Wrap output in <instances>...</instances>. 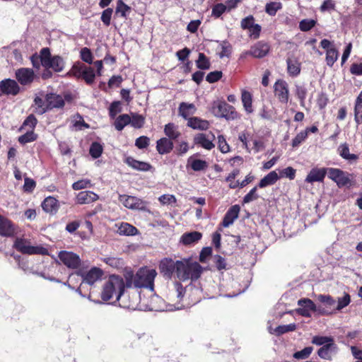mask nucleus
<instances>
[{"label": "nucleus", "mask_w": 362, "mask_h": 362, "mask_svg": "<svg viewBox=\"0 0 362 362\" xmlns=\"http://www.w3.org/2000/svg\"><path fill=\"white\" fill-rule=\"evenodd\" d=\"M160 272L163 276L171 278L175 274L182 281L197 280L203 272L202 267L191 259H182L174 261L171 258H164L159 264Z\"/></svg>", "instance_id": "f257e3e1"}, {"label": "nucleus", "mask_w": 362, "mask_h": 362, "mask_svg": "<svg viewBox=\"0 0 362 362\" xmlns=\"http://www.w3.org/2000/svg\"><path fill=\"white\" fill-rule=\"evenodd\" d=\"M124 282L122 277L116 275H111L105 282L102 293L101 298L103 300H109L114 297L117 300H121L120 306L130 310H136L137 305L134 302H126L127 296H123L124 291Z\"/></svg>", "instance_id": "f03ea898"}, {"label": "nucleus", "mask_w": 362, "mask_h": 362, "mask_svg": "<svg viewBox=\"0 0 362 362\" xmlns=\"http://www.w3.org/2000/svg\"><path fill=\"white\" fill-rule=\"evenodd\" d=\"M157 272L153 269L143 267L134 274L132 272L127 273L125 276L127 287L147 288L153 291V282Z\"/></svg>", "instance_id": "7ed1b4c3"}, {"label": "nucleus", "mask_w": 362, "mask_h": 362, "mask_svg": "<svg viewBox=\"0 0 362 362\" xmlns=\"http://www.w3.org/2000/svg\"><path fill=\"white\" fill-rule=\"evenodd\" d=\"M41 64L46 69H51L56 72L62 71L65 66L64 59L59 56H52L50 50L47 47L41 49Z\"/></svg>", "instance_id": "20e7f679"}, {"label": "nucleus", "mask_w": 362, "mask_h": 362, "mask_svg": "<svg viewBox=\"0 0 362 362\" xmlns=\"http://www.w3.org/2000/svg\"><path fill=\"white\" fill-rule=\"evenodd\" d=\"M13 247L20 252L25 255H47L48 250L41 245L33 246L30 240L18 238L16 239Z\"/></svg>", "instance_id": "39448f33"}, {"label": "nucleus", "mask_w": 362, "mask_h": 362, "mask_svg": "<svg viewBox=\"0 0 362 362\" xmlns=\"http://www.w3.org/2000/svg\"><path fill=\"white\" fill-rule=\"evenodd\" d=\"M211 109L216 117H224L226 119H234L236 117L235 108L224 101L214 102Z\"/></svg>", "instance_id": "423d86ee"}, {"label": "nucleus", "mask_w": 362, "mask_h": 362, "mask_svg": "<svg viewBox=\"0 0 362 362\" xmlns=\"http://www.w3.org/2000/svg\"><path fill=\"white\" fill-rule=\"evenodd\" d=\"M328 177L333 180L339 187L349 186L353 179L352 175L338 168H328Z\"/></svg>", "instance_id": "0eeeda50"}, {"label": "nucleus", "mask_w": 362, "mask_h": 362, "mask_svg": "<svg viewBox=\"0 0 362 362\" xmlns=\"http://www.w3.org/2000/svg\"><path fill=\"white\" fill-rule=\"evenodd\" d=\"M60 261L68 268L72 269H78L81 264L80 257L70 251H60L58 254Z\"/></svg>", "instance_id": "6e6552de"}, {"label": "nucleus", "mask_w": 362, "mask_h": 362, "mask_svg": "<svg viewBox=\"0 0 362 362\" xmlns=\"http://www.w3.org/2000/svg\"><path fill=\"white\" fill-rule=\"evenodd\" d=\"M77 274L81 276L83 279V283L93 285L97 281L101 279L103 272L98 267H93L88 272H84L79 269Z\"/></svg>", "instance_id": "1a4fd4ad"}, {"label": "nucleus", "mask_w": 362, "mask_h": 362, "mask_svg": "<svg viewBox=\"0 0 362 362\" xmlns=\"http://www.w3.org/2000/svg\"><path fill=\"white\" fill-rule=\"evenodd\" d=\"M15 76L22 86H30L33 82L35 74L31 69L20 68L16 71Z\"/></svg>", "instance_id": "9d476101"}, {"label": "nucleus", "mask_w": 362, "mask_h": 362, "mask_svg": "<svg viewBox=\"0 0 362 362\" xmlns=\"http://www.w3.org/2000/svg\"><path fill=\"white\" fill-rule=\"evenodd\" d=\"M275 96L279 102L286 104L289 99V90L288 83L283 80L277 81L274 86Z\"/></svg>", "instance_id": "9b49d317"}, {"label": "nucleus", "mask_w": 362, "mask_h": 362, "mask_svg": "<svg viewBox=\"0 0 362 362\" xmlns=\"http://www.w3.org/2000/svg\"><path fill=\"white\" fill-rule=\"evenodd\" d=\"M298 305L299 308L296 310V312L303 317H309L311 316V312L318 311L315 304L309 298L298 300Z\"/></svg>", "instance_id": "f8f14e48"}, {"label": "nucleus", "mask_w": 362, "mask_h": 362, "mask_svg": "<svg viewBox=\"0 0 362 362\" xmlns=\"http://www.w3.org/2000/svg\"><path fill=\"white\" fill-rule=\"evenodd\" d=\"M214 140L215 136L211 132L207 134L199 133L197 134L194 138V142L195 144L199 145L206 150H211L213 148H214Z\"/></svg>", "instance_id": "ddd939ff"}, {"label": "nucleus", "mask_w": 362, "mask_h": 362, "mask_svg": "<svg viewBox=\"0 0 362 362\" xmlns=\"http://www.w3.org/2000/svg\"><path fill=\"white\" fill-rule=\"evenodd\" d=\"M17 81L7 78L0 81V95L2 94L16 95L20 92Z\"/></svg>", "instance_id": "4468645a"}, {"label": "nucleus", "mask_w": 362, "mask_h": 362, "mask_svg": "<svg viewBox=\"0 0 362 362\" xmlns=\"http://www.w3.org/2000/svg\"><path fill=\"white\" fill-rule=\"evenodd\" d=\"M317 299L324 304L326 309L321 310L318 308V311L322 315H331L334 313V308L336 305V300L329 295H318Z\"/></svg>", "instance_id": "2eb2a0df"}, {"label": "nucleus", "mask_w": 362, "mask_h": 362, "mask_svg": "<svg viewBox=\"0 0 362 362\" xmlns=\"http://www.w3.org/2000/svg\"><path fill=\"white\" fill-rule=\"evenodd\" d=\"M119 201L124 206L130 209H139L142 207L143 202L138 197L122 194L119 196Z\"/></svg>", "instance_id": "dca6fc26"}, {"label": "nucleus", "mask_w": 362, "mask_h": 362, "mask_svg": "<svg viewBox=\"0 0 362 362\" xmlns=\"http://www.w3.org/2000/svg\"><path fill=\"white\" fill-rule=\"evenodd\" d=\"M327 173L328 174V168H313L308 174L305 181L308 183L322 182Z\"/></svg>", "instance_id": "f3484780"}, {"label": "nucleus", "mask_w": 362, "mask_h": 362, "mask_svg": "<svg viewBox=\"0 0 362 362\" xmlns=\"http://www.w3.org/2000/svg\"><path fill=\"white\" fill-rule=\"evenodd\" d=\"M269 51V46L267 43L259 41L250 48V55L255 58L265 57Z\"/></svg>", "instance_id": "a211bd4d"}, {"label": "nucleus", "mask_w": 362, "mask_h": 362, "mask_svg": "<svg viewBox=\"0 0 362 362\" xmlns=\"http://www.w3.org/2000/svg\"><path fill=\"white\" fill-rule=\"evenodd\" d=\"M15 233L14 226L7 218L0 215V235L10 237Z\"/></svg>", "instance_id": "6ab92c4d"}, {"label": "nucleus", "mask_w": 362, "mask_h": 362, "mask_svg": "<svg viewBox=\"0 0 362 362\" xmlns=\"http://www.w3.org/2000/svg\"><path fill=\"white\" fill-rule=\"evenodd\" d=\"M115 228L116 233L120 235H135L139 233L136 227L126 222L116 223Z\"/></svg>", "instance_id": "aec40b11"}, {"label": "nucleus", "mask_w": 362, "mask_h": 362, "mask_svg": "<svg viewBox=\"0 0 362 362\" xmlns=\"http://www.w3.org/2000/svg\"><path fill=\"white\" fill-rule=\"evenodd\" d=\"M99 199L98 194L91 191H81L76 196V202L79 204H88Z\"/></svg>", "instance_id": "412c9836"}, {"label": "nucleus", "mask_w": 362, "mask_h": 362, "mask_svg": "<svg viewBox=\"0 0 362 362\" xmlns=\"http://www.w3.org/2000/svg\"><path fill=\"white\" fill-rule=\"evenodd\" d=\"M240 212V206L238 205H234L231 206L226 212L222 225L223 227H228L232 225L235 219L238 218Z\"/></svg>", "instance_id": "4be33fe9"}, {"label": "nucleus", "mask_w": 362, "mask_h": 362, "mask_svg": "<svg viewBox=\"0 0 362 362\" xmlns=\"http://www.w3.org/2000/svg\"><path fill=\"white\" fill-rule=\"evenodd\" d=\"M125 163L132 168L139 171L146 172L151 170L152 168V166L148 163L135 160L132 157H127L125 159Z\"/></svg>", "instance_id": "5701e85b"}, {"label": "nucleus", "mask_w": 362, "mask_h": 362, "mask_svg": "<svg viewBox=\"0 0 362 362\" xmlns=\"http://www.w3.org/2000/svg\"><path fill=\"white\" fill-rule=\"evenodd\" d=\"M47 109L59 108L64 106V101L62 96L54 93L45 95Z\"/></svg>", "instance_id": "b1692460"}, {"label": "nucleus", "mask_w": 362, "mask_h": 362, "mask_svg": "<svg viewBox=\"0 0 362 362\" xmlns=\"http://www.w3.org/2000/svg\"><path fill=\"white\" fill-rule=\"evenodd\" d=\"M337 350V346L336 344L334 342L329 343V344H325L319 349L317 351V355L322 359L325 360H332V353L336 352Z\"/></svg>", "instance_id": "393cba45"}, {"label": "nucleus", "mask_w": 362, "mask_h": 362, "mask_svg": "<svg viewBox=\"0 0 362 362\" xmlns=\"http://www.w3.org/2000/svg\"><path fill=\"white\" fill-rule=\"evenodd\" d=\"M196 110L197 108L194 104L185 102L181 103L178 107L179 115L187 120L196 112Z\"/></svg>", "instance_id": "a878e982"}, {"label": "nucleus", "mask_w": 362, "mask_h": 362, "mask_svg": "<svg viewBox=\"0 0 362 362\" xmlns=\"http://www.w3.org/2000/svg\"><path fill=\"white\" fill-rule=\"evenodd\" d=\"M59 203L58 201L52 197H48L44 199L42 203V209L49 214H55L59 209Z\"/></svg>", "instance_id": "bb28decb"}, {"label": "nucleus", "mask_w": 362, "mask_h": 362, "mask_svg": "<svg viewBox=\"0 0 362 362\" xmlns=\"http://www.w3.org/2000/svg\"><path fill=\"white\" fill-rule=\"evenodd\" d=\"M173 148V143L166 137L161 138L156 142V149L160 154L168 153Z\"/></svg>", "instance_id": "cd10ccee"}, {"label": "nucleus", "mask_w": 362, "mask_h": 362, "mask_svg": "<svg viewBox=\"0 0 362 362\" xmlns=\"http://www.w3.org/2000/svg\"><path fill=\"white\" fill-rule=\"evenodd\" d=\"M202 237V233L197 231L186 233L181 236V242L184 245H188L197 243Z\"/></svg>", "instance_id": "c85d7f7f"}, {"label": "nucleus", "mask_w": 362, "mask_h": 362, "mask_svg": "<svg viewBox=\"0 0 362 362\" xmlns=\"http://www.w3.org/2000/svg\"><path fill=\"white\" fill-rule=\"evenodd\" d=\"M164 133L169 139L175 140L181 135L178 127L173 123H168L165 125Z\"/></svg>", "instance_id": "c756f323"}, {"label": "nucleus", "mask_w": 362, "mask_h": 362, "mask_svg": "<svg viewBox=\"0 0 362 362\" xmlns=\"http://www.w3.org/2000/svg\"><path fill=\"white\" fill-rule=\"evenodd\" d=\"M279 176L276 171H272L264 176L259 182V187L264 188L267 186L274 185L279 179Z\"/></svg>", "instance_id": "7c9ffc66"}, {"label": "nucleus", "mask_w": 362, "mask_h": 362, "mask_svg": "<svg viewBox=\"0 0 362 362\" xmlns=\"http://www.w3.org/2000/svg\"><path fill=\"white\" fill-rule=\"evenodd\" d=\"M187 125L192 129L204 130L209 128V124L206 120H204L199 117H194L189 118Z\"/></svg>", "instance_id": "2f4dec72"}, {"label": "nucleus", "mask_w": 362, "mask_h": 362, "mask_svg": "<svg viewBox=\"0 0 362 362\" xmlns=\"http://www.w3.org/2000/svg\"><path fill=\"white\" fill-rule=\"evenodd\" d=\"M241 100L245 110L247 113L250 114L253 112L252 109V98L250 92L243 90H242Z\"/></svg>", "instance_id": "473e14b6"}, {"label": "nucleus", "mask_w": 362, "mask_h": 362, "mask_svg": "<svg viewBox=\"0 0 362 362\" xmlns=\"http://www.w3.org/2000/svg\"><path fill=\"white\" fill-rule=\"evenodd\" d=\"M354 119L358 124L362 123V90L358 95L354 107Z\"/></svg>", "instance_id": "72a5a7b5"}, {"label": "nucleus", "mask_w": 362, "mask_h": 362, "mask_svg": "<svg viewBox=\"0 0 362 362\" xmlns=\"http://www.w3.org/2000/svg\"><path fill=\"white\" fill-rule=\"evenodd\" d=\"M287 70L291 76H297L300 72V64L295 59H288Z\"/></svg>", "instance_id": "f704fd0d"}, {"label": "nucleus", "mask_w": 362, "mask_h": 362, "mask_svg": "<svg viewBox=\"0 0 362 362\" xmlns=\"http://www.w3.org/2000/svg\"><path fill=\"white\" fill-rule=\"evenodd\" d=\"M338 152L344 159L349 161L356 160L358 159L357 155L349 153V148L346 144H341L338 148Z\"/></svg>", "instance_id": "c9c22d12"}, {"label": "nucleus", "mask_w": 362, "mask_h": 362, "mask_svg": "<svg viewBox=\"0 0 362 362\" xmlns=\"http://www.w3.org/2000/svg\"><path fill=\"white\" fill-rule=\"evenodd\" d=\"M188 165H190L192 169L194 171H201L205 170L208 165L205 160L201 159H193L189 157L187 160Z\"/></svg>", "instance_id": "e433bc0d"}, {"label": "nucleus", "mask_w": 362, "mask_h": 362, "mask_svg": "<svg viewBox=\"0 0 362 362\" xmlns=\"http://www.w3.org/2000/svg\"><path fill=\"white\" fill-rule=\"evenodd\" d=\"M131 116L127 114H123L119 115L115 121V127L117 130L121 131L125 126L130 124Z\"/></svg>", "instance_id": "4c0bfd02"}, {"label": "nucleus", "mask_w": 362, "mask_h": 362, "mask_svg": "<svg viewBox=\"0 0 362 362\" xmlns=\"http://www.w3.org/2000/svg\"><path fill=\"white\" fill-rule=\"evenodd\" d=\"M82 78L88 84H91L94 82L95 78V73L93 68L85 65Z\"/></svg>", "instance_id": "58836bf2"}, {"label": "nucleus", "mask_w": 362, "mask_h": 362, "mask_svg": "<svg viewBox=\"0 0 362 362\" xmlns=\"http://www.w3.org/2000/svg\"><path fill=\"white\" fill-rule=\"evenodd\" d=\"M339 57L338 51L334 47H330L326 52V62L329 66H332Z\"/></svg>", "instance_id": "ea45409f"}, {"label": "nucleus", "mask_w": 362, "mask_h": 362, "mask_svg": "<svg viewBox=\"0 0 362 362\" xmlns=\"http://www.w3.org/2000/svg\"><path fill=\"white\" fill-rule=\"evenodd\" d=\"M131 11V8L127 6L122 0H119L117 2L115 9L116 14H119L123 18H127V14Z\"/></svg>", "instance_id": "a19ab883"}, {"label": "nucleus", "mask_w": 362, "mask_h": 362, "mask_svg": "<svg viewBox=\"0 0 362 362\" xmlns=\"http://www.w3.org/2000/svg\"><path fill=\"white\" fill-rule=\"evenodd\" d=\"M334 341V339L332 337L314 336L312 339V343L317 346H325Z\"/></svg>", "instance_id": "79ce46f5"}, {"label": "nucleus", "mask_w": 362, "mask_h": 362, "mask_svg": "<svg viewBox=\"0 0 362 362\" xmlns=\"http://www.w3.org/2000/svg\"><path fill=\"white\" fill-rule=\"evenodd\" d=\"M281 8L282 4L281 2L273 1L266 4L265 11L269 15L274 16Z\"/></svg>", "instance_id": "37998d69"}, {"label": "nucleus", "mask_w": 362, "mask_h": 362, "mask_svg": "<svg viewBox=\"0 0 362 362\" xmlns=\"http://www.w3.org/2000/svg\"><path fill=\"white\" fill-rule=\"evenodd\" d=\"M145 122V118L140 115L135 113L131 114V122L130 124L134 128H141L144 126Z\"/></svg>", "instance_id": "c03bdc74"}, {"label": "nucleus", "mask_w": 362, "mask_h": 362, "mask_svg": "<svg viewBox=\"0 0 362 362\" xmlns=\"http://www.w3.org/2000/svg\"><path fill=\"white\" fill-rule=\"evenodd\" d=\"M43 97L45 98V95L41 93L40 95L36 96L34 100L35 105L39 108V112L40 114L45 112L47 109L46 100L44 101Z\"/></svg>", "instance_id": "a18cd8bd"}, {"label": "nucleus", "mask_w": 362, "mask_h": 362, "mask_svg": "<svg viewBox=\"0 0 362 362\" xmlns=\"http://www.w3.org/2000/svg\"><path fill=\"white\" fill-rule=\"evenodd\" d=\"M197 66L199 69H209L210 68V62L209 59L204 53H199L198 59L196 62Z\"/></svg>", "instance_id": "49530a36"}, {"label": "nucleus", "mask_w": 362, "mask_h": 362, "mask_svg": "<svg viewBox=\"0 0 362 362\" xmlns=\"http://www.w3.org/2000/svg\"><path fill=\"white\" fill-rule=\"evenodd\" d=\"M103 150V146L99 143L93 142L90 147L89 153L93 158H98L101 156Z\"/></svg>", "instance_id": "de8ad7c7"}, {"label": "nucleus", "mask_w": 362, "mask_h": 362, "mask_svg": "<svg viewBox=\"0 0 362 362\" xmlns=\"http://www.w3.org/2000/svg\"><path fill=\"white\" fill-rule=\"evenodd\" d=\"M316 24L313 19H303L299 23V28L301 31L307 32L311 30Z\"/></svg>", "instance_id": "09e8293b"}, {"label": "nucleus", "mask_w": 362, "mask_h": 362, "mask_svg": "<svg viewBox=\"0 0 362 362\" xmlns=\"http://www.w3.org/2000/svg\"><path fill=\"white\" fill-rule=\"evenodd\" d=\"M351 301L350 296L349 294H344L341 298H339L337 305H335L334 312L336 310H341L344 308L346 307Z\"/></svg>", "instance_id": "8fccbe9b"}, {"label": "nucleus", "mask_w": 362, "mask_h": 362, "mask_svg": "<svg viewBox=\"0 0 362 362\" xmlns=\"http://www.w3.org/2000/svg\"><path fill=\"white\" fill-rule=\"evenodd\" d=\"M296 329V324H289L286 325H279L275 329L274 333L280 335L288 332L294 331Z\"/></svg>", "instance_id": "3c124183"}, {"label": "nucleus", "mask_w": 362, "mask_h": 362, "mask_svg": "<svg viewBox=\"0 0 362 362\" xmlns=\"http://www.w3.org/2000/svg\"><path fill=\"white\" fill-rule=\"evenodd\" d=\"M80 57L81 59L88 63V64H92L93 63V54L90 51V49L88 47H83L80 51Z\"/></svg>", "instance_id": "603ef678"}, {"label": "nucleus", "mask_w": 362, "mask_h": 362, "mask_svg": "<svg viewBox=\"0 0 362 362\" xmlns=\"http://www.w3.org/2000/svg\"><path fill=\"white\" fill-rule=\"evenodd\" d=\"M36 138L37 136L34 134L33 131L28 130L25 134L18 138V141L22 144H25L26 143L35 141Z\"/></svg>", "instance_id": "864d4df0"}, {"label": "nucleus", "mask_w": 362, "mask_h": 362, "mask_svg": "<svg viewBox=\"0 0 362 362\" xmlns=\"http://www.w3.org/2000/svg\"><path fill=\"white\" fill-rule=\"evenodd\" d=\"M112 13L113 9L111 8H107L102 12L100 19L105 25L109 26L110 25Z\"/></svg>", "instance_id": "5fc2aeb1"}, {"label": "nucleus", "mask_w": 362, "mask_h": 362, "mask_svg": "<svg viewBox=\"0 0 362 362\" xmlns=\"http://www.w3.org/2000/svg\"><path fill=\"white\" fill-rule=\"evenodd\" d=\"M308 137V131H302L299 132L292 141V146L297 147L303 142Z\"/></svg>", "instance_id": "6e6d98bb"}, {"label": "nucleus", "mask_w": 362, "mask_h": 362, "mask_svg": "<svg viewBox=\"0 0 362 362\" xmlns=\"http://www.w3.org/2000/svg\"><path fill=\"white\" fill-rule=\"evenodd\" d=\"M313 349L311 346L304 348L303 350L296 352L293 357L296 359H304L308 358L312 353Z\"/></svg>", "instance_id": "4d7b16f0"}, {"label": "nucleus", "mask_w": 362, "mask_h": 362, "mask_svg": "<svg viewBox=\"0 0 362 362\" xmlns=\"http://www.w3.org/2000/svg\"><path fill=\"white\" fill-rule=\"evenodd\" d=\"M218 146L221 152L226 153L230 151V147L223 135L218 136Z\"/></svg>", "instance_id": "13d9d810"}, {"label": "nucleus", "mask_w": 362, "mask_h": 362, "mask_svg": "<svg viewBox=\"0 0 362 362\" xmlns=\"http://www.w3.org/2000/svg\"><path fill=\"white\" fill-rule=\"evenodd\" d=\"M72 122H73V126L74 127H76V129L81 130V129H82L83 127H84L86 128L88 127V125L86 123H85L84 120L79 115H77L74 117Z\"/></svg>", "instance_id": "bf43d9fd"}, {"label": "nucleus", "mask_w": 362, "mask_h": 362, "mask_svg": "<svg viewBox=\"0 0 362 362\" xmlns=\"http://www.w3.org/2000/svg\"><path fill=\"white\" fill-rule=\"evenodd\" d=\"M162 204H173L176 203V198L173 194H163L158 198Z\"/></svg>", "instance_id": "052dcab7"}, {"label": "nucleus", "mask_w": 362, "mask_h": 362, "mask_svg": "<svg viewBox=\"0 0 362 362\" xmlns=\"http://www.w3.org/2000/svg\"><path fill=\"white\" fill-rule=\"evenodd\" d=\"M226 10V6L223 4H217L212 8V16L216 18L220 17Z\"/></svg>", "instance_id": "680f3d73"}, {"label": "nucleus", "mask_w": 362, "mask_h": 362, "mask_svg": "<svg viewBox=\"0 0 362 362\" xmlns=\"http://www.w3.org/2000/svg\"><path fill=\"white\" fill-rule=\"evenodd\" d=\"M36 124H37V119L35 117L34 115H30L24 121L23 127H29L28 130L33 131V129L35 128Z\"/></svg>", "instance_id": "e2e57ef3"}, {"label": "nucleus", "mask_w": 362, "mask_h": 362, "mask_svg": "<svg viewBox=\"0 0 362 362\" xmlns=\"http://www.w3.org/2000/svg\"><path fill=\"white\" fill-rule=\"evenodd\" d=\"M85 67V65L84 64H74L71 69V74H73L74 76H76V77H82V74L83 72V68Z\"/></svg>", "instance_id": "0e129e2a"}, {"label": "nucleus", "mask_w": 362, "mask_h": 362, "mask_svg": "<svg viewBox=\"0 0 362 362\" xmlns=\"http://www.w3.org/2000/svg\"><path fill=\"white\" fill-rule=\"evenodd\" d=\"M296 175V170L292 167H287L280 172V177H286L290 180H293Z\"/></svg>", "instance_id": "69168bd1"}, {"label": "nucleus", "mask_w": 362, "mask_h": 362, "mask_svg": "<svg viewBox=\"0 0 362 362\" xmlns=\"http://www.w3.org/2000/svg\"><path fill=\"white\" fill-rule=\"evenodd\" d=\"M230 53H231L230 45L228 43L223 42L221 44V50L219 52L220 58H223L224 57H228L230 56Z\"/></svg>", "instance_id": "338daca9"}, {"label": "nucleus", "mask_w": 362, "mask_h": 362, "mask_svg": "<svg viewBox=\"0 0 362 362\" xmlns=\"http://www.w3.org/2000/svg\"><path fill=\"white\" fill-rule=\"evenodd\" d=\"M222 76V72L215 71L207 74L206 80L209 83H214L218 81Z\"/></svg>", "instance_id": "774afa93"}]
</instances>
